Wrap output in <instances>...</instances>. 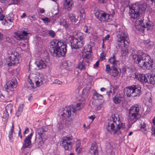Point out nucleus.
Wrapping results in <instances>:
<instances>
[{
	"instance_id": "obj_1",
	"label": "nucleus",
	"mask_w": 155,
	"mask_h": 155,
	"mask_svg": "<svg viewBox=\"0 0 155 155\" xmlns=\"http://www.w3.org/2000/svg\"><path fill=\"white\" fill-rule=\"evenodd\" d=\"M131 57L134 61V62L140 68L144 67L147 69H150L153 67V59L142 51H134L131 53Z\"/></svg>"
},
{
	"instance_id": "obj_2",
	"label": "nucleus",
	"mask_w": 155,
	"mask_h": 155,
	"mask_svg": "<svg viewBox=\"0 0 155 155\" xmlns=\"http://www.w3.org/2000/svg\"><path fill=\"white\" fill-rule=\"evenodd\" d=\"M50 45L49 51L53 56L60 57L64 56L65 54L67 45L59 40H53L51 41Z\"/></svg>"
},
{
	"instance_id": "obj_3",
	"label": "nucleus",
	"mask_w": 155,
	"mask_h": 155,
	"mask_svg": "<svg viewBox=\"0 0 155 155\" xmlns=\"http://www.w3.org/2000/svg\"><path fill=\"white\" fill-rule=\"evenodd\" d=\"M115 55V53L113 54L112 56L109 59L108 61L113 65L110 67L109 65H106L105 71L107 74L117 79L120 75L121 71L120 68L115 66L118 62L116 60Z\"/></svg>"
},
{
	"instance_id": "obj_4",
	"label": "nucleus",
	"mask_w": 155,
	"mask_h": 155,
	"mask_svg": "<svg viewBox=\"0 0 155 155\" xmlns=\"http://www.w3.org/2000/svg\"><path fill=\"white\" fill-rule=\"evenodd\" d=\"M130 9L129 15L131 18H136L146 9V5L143 4H139L138 3L133 4L129 6Z\"/></svg>"
},
{
	"instance_id": "obj_5",
	"label": "nucleus",
	"mask_w": 155,
	"mask_h": 155,
	"mask_svg": "<svg viewBox=\"0 0 155 155\" xmlns=\"http://www.w3.org/2000/svg\"><path fill=\"white\" fill-rule=\"evenodd\" d=\"M124 93L128 97L139 96L141 93V87L139 85H132L125 88Z\"/></svg>"
},
{
	"instance_id": "obj_6",
	"label": "nucleus",
	"mask_w": 155,
	"mask_h": 155,
	"mask_svg": "<svg viewBox=\"0 0 155 155\" xmlns=\"http://www.w3.org/2000/svg\"><path fill=\"white\" fill-rule=\"evenodd\" d=\"M118 124L114 123L112 121H110L108 123H106V129L111 134H119V130L124 128V125L123 123L120 124L119 122V119L118 120Z\"/></svg>"
},
{
	"instance_id": "obj_7",
	"label": "nucleus",
	"mask_w": 155,
	"mask_h": 155,
	"mask_svg": "<svg viewBox=\"0 0 155 155\" xmlns=\"http://www.w3.org/2000/svg\"><path fill=\"white\" fill-rule=\"evenodd\" d=\"M140 106L135 104L130 109L129 111V117L131 120L135 122L141 117L140 114L138 113L140 110Z\"/></svg>"
},
{
	"instance_id": "obj_8",
	"label": "nucleus",
	"mask_w": 155,
	"mask_h": 155,
	"mask_svg": "<svg viewBox=\"0 0 155 155\" xmlns=\"http://www.w3.org/2000/svg\"><path fill=\"white\" fill-rule=\"evenodd\" d=\"M68 41L71 49H77L81 48L83 46V41L69 36Z\"/></svg>"
},
{
	"instance_id": "obj_9",
	"label": "nucleus",
	"mask_w": 155,
	"mask_h": 155,
	"mask_svg": "<svg viewBox=\"0 0 155 155\" xmlns=\"http://www.w3.org/2000/svg\"><path fill=\"white\" fill-rule=\"evenodd\" d=\"M16 86V82L15 79H12L9 81L4 86V89L9 93V94L12 95L13 91L14 90V88Z\"/></svg>"
},
{
	"instance_id": "obj_10",
	"label": "nucleus",
	"mask_w": 155,
	"mask_h": 155,
	"mask_svg": "<svg viewBox=\"0 0 155 155\" xmlns=\"http://www.w3.org/2000/svg\"><path fill=\"white\" fill-rule=\"evenodd\" d=\"M19 54L17 52L13 51L11 56H9L8 61L9 62L8 65L9 66L14 65L19 63Z\"/></svg>"
},
{
	"instance_id": "obj_11",
	"label": "nucleus",
	"mask_w": 155,
	"mask_h": 155,
	"mask_svg": "<svg viewBox=\"0 0 155 155\" xmlns=\"http://www.w3.org/2000/svg\"><path fill=\"white\" fill-rule=\"evenodd\" d=\"M47 129L46 127L43 126L41 128H39L37 130L36 133L38 135V140H37V142L38 143V145L40 146H42L44 143L43 140V136L45 132L47 131Z\"/></svg>"
},
{
	"instance_id": "obj_12",
	"label": "nucleus",
	"mask_w": 155,
	"mask_h": 155,
	"mask_svg": "<svg viewBox=\"0 0 155 155\" xmlns=\"http://www.w3.org/2000/svg\"><path fill=\"white\" fill-rule=\"evenodd\" d=\"M143 18H138L135 21V27L137 29L138 31L143 30L145 27H147L149 28L153 25H150L148 23H147L145 25L143 22Z\"/></svg>"
},
{
	"instance_id": "obj_13",
	"label": "nucleus",
	"mask_w": 155,
	"mask_h": 155,
	"mask_svg": "<svg viewBox=\"0 0 155 155\" xmlns=\"http://www.w3.org/2000/svg\"><path fill=\"white\" fill-rule=\"evenodd\" d=\"M84 103H77L76 105L72 104L68 106V117L71 115V112L75 113L76 111L80 110L84 107Z\"/></svg>"
},
{
	"instance_id": "obj_14",
	"label": "nucleus",
	"mask_w": 155,
	"mask_h": 155,
	"mask_svg": "<svg viewBox=\"0 0 155 155\" xmlns=\"http://www.w3.org/2000/svg\"><path fill=\"white\" fill-rule=\"evenodd\" d=\"M117 30L116 34L117 38L129 40L128 38V35L126 32L124 31L120 27L118 29L117 28Z\"/></svg>"
},
{
	"instance_id": "obj_15",
	"label": "nucleus",
	"mask_w": 155,
	"mask_h": 155,
	"mask_svg": "<svg viewBox=\"0 0 155 155\" xmlns=\"http://www.w3.org/2000/svg\"><path fill=\"white\" fill-rule=\"evenodd\" d=\"M116 44L120 49L124 47H127L129 45V40L117 38Z\"/></svg>"
},
{
	"instance_id": "obj_16",
	"label": "nucleus",
	"mask_w": 155,
	"mask_h": 155,
	"mask_svg": "<svg viewBox=\"0 0 155 155\" xmlns=\"http://www.w3.org/2000/svg\"><path fill=\"white\" fill-rule=\"evenodd\" d=\"M16 34L17 39L18 40H24L25 39H27L29 38L28 36L29 33L24 30L18 31L16 33Z\"/></svg>"
},
{
	"instance_id": "obj_17",
	"label": "nucleus",
	"mask_w": 155,
	"mask_h": 155,
	"mask_svg": "<svg viewBox=\"0 0 155 155\" xmlns=\"http://www.w3.org/2000/svg\"><path fill=\"white\" fill-rule=\"evenodd\" d=\"M33 135V133H31L30 135H28L24 140L21 149L26 148H30V145L31 144V139Z\"/></svg>"
},
{
	"instance_id": "obj_18",
	"label": "nucleus",
	"mask_w": 155,
	"mask_h": 155,
	"mask_svg": "<svg viewBox=\"0 0 155 155\" xmlns=\"http://www.w3.org/2000/svg\"><path fill=\"white\" fill-rule=\"evenodd\" d=\"M135 76V78L142 83H149L147 77L144 74L136 73Z\"/></svg>"
},
{
	"instance_id": "obj_19",
	"label": "nucleus",
	"mask_w": 155,
	"mask_h": 155,
	"mask_svg": "<svg viewBox=\"0 0 155 155\" xmlns=\"http://www.w3.org/2000/svg\"><path fill=\"white\" fill-rule=\"evenodd\" d=\"M92 52L91 46V45H88L85 47L84 52L85 53V55H84V59H91V54Z\"/></svg>"
},
{
	"instance_id": "obj_20",
	"label": "nucleus",
	"mask_w": 155,
	"mask_h": 155,
	"mask_svg": "<svg viewBox=\"0 0 155 155\" xmlns=\"http://www.w3.org/2000/svg\"><path fill=\"white\" fill-rule=\"evenodd\" d=\"M69 36L74 37V38L77 39H79V41H82L83 39L84 35L83 33L80 32L74 31L71 33Z\"/></svg>"
},
{
	"instance_id": "obj_21",
	"label": "nucleus",
	"mask_w": 155,
	"mask_h": 155,
	"mask_svg": "<svg viewBox=\"0 0 155 155\" xmlns=\"http://www.w3.org/2000/svg\"><path fill=\"white\" fill-rule=\"evenodd\" d=\"M35 64L38 67V69H41L46 68L47 62L45 60H41L36 62Z\"/></svg>"
},
{
	"instance_id": "obj_22",
	"label": "nucleus",
	"mask_w": 155,
	"mask_h": 155,
	"mask_svg": "<svg viewBox=\"0 0 155 155\" xmlns=\"http://www.w3.org/2000/svg\"><path fill=\"white\" fill-rule=\"evenodd\" d=\"M89 152L92 155H98V150L96 144L95 142L92 143Z\"/></svg>"
},
{
	"instance_id": "obj_23",
	"label": "nucleus",
	"mask_w": 155,
	"mask_h": 155,
	"mask_svg": "<svg viewBox=\"0 0 155 155\" xmlns=\"http://www.w3.org/2000/svg\"><path fill=\"white\" fill-rule=\"evenodd\" d=\"M60 144L65 150H68V137H64L61 140Z\"/></svg>"
},
{
	"instance_id": "obj_24",
	"label": "nucleus",
	"mask_w": 155,
	"mask_h": 155,
	"mask_svg": "<svg viewBox=\"0 0 155 155\" xmlns=\"http://www.w3.org/2000/svg\"><path fill=\"white\" fill-rule=\"evenodd\" d=\"M110 16L112 17V15L103 13L102 16L100 18V21H101L109 22L111 20V18H110Z\"/></svg>"
},
{
	"instance_id": "obj_25",
	"label": "nucleus",
	"mask_w": 155,
	"mask_h": 155,
	"mask_svg": "<svg viewBox=\"0 0 155 155\" xmlns=\"http://www.w3.org/2000/svg\"><path fill=\"white\" fill-rule=\"evenodd\" d=\"M13 105L11 104H8L5 107L6 114L4 116L6 118L9 117L8 113H11L12 110Z\"/></svg>"
},
{
	"instance_id": "obj_26",
	"label": "nucleus",
	"mask_w": 155,
	"mask_h": 155,
	"mask_svg": "<svg viewBox=\"0 0 155 155\" xmlns=\"http://www.w3.org/2000/svg\"><path fill=\"white\" fill-rule=\"evenodd\" d=\"M153 71H155V68L153 69ZM147 77L149 79L150 84H155V73L154 74L153 73L152 74H150L149 76L147 75Z\"/></svg>"
},
{
	"instance_id": "obj_27",
	"label": "nucleus",
	"mask_w": 155,
	"mask_h": 155,
	"mask_svg": "<svg viewBox=\"0 0 155 155\" xmlns=\"http://www.w3.org/2000/svg\"><path fill=\"white\" fill-rule=\"evenodd\" d=\"M14 15L11 13H10L6 15V18H5V21L6 23H8L9 22H11L13 20Z\"/></svg>"
},
{
	"instance_id": "obj_28",
	"label": "nucleus",
	"mask_w": 155,
	"mask_h": 155,
	"mask_svg": "<svg viewBox=\"0 0 155 155\" xmlns=\"http://www.w3.org/2000/svg\"><path fill=\"white\" fill-rule=\"evenodd\" d=\"M143 43L145 47L149 49L152 48L153 45V42L148 39L144 41Z\"/></svg>"
},
{
	"instance_id": "obj_29",
	"label": "nucleus",
	"mask_w": 155,
	"mask_h": 155,
	"mask_svg": "<svg viewBox=\"0 0 155 155\" xmlns=\"http://www.w3.org/2000/svg\"><path fill=\"white\" fill-rule=\"evenodd\" d=\"M69 20L71 21L72 24H74L78 22L77 17L76 16L72 14L70 15H69Z\"/></svg>"
},
{
	"instance_id": "obj_30",
	"label": "nucleus",
	"mask_w": 155,
	"mask_h": 155,
	"mask_svg": "<svg viewBox=\"0 0 155 155\" xmlns=\"http://www.w3.org/2000/svg\"><path fill=\"white\" fill-rule=\"evenodd\" d=\"M68 150H71L72 146L74 144V141L72 140V137L70 135H68Z\"/></svg>"
},
{
	"instance_id": "obj_31",
	"label": "nucleus",
	"mask_w": 155,
	"mask_h": 155,
	"mask_svg": "<svg viewBox=\"0 0 155 155\" xmlns=\"http://www.w3.org/2000/svg\"><path fill=\"white\" fill-rule=\"evenodd\" d=\"M85 61H86L87 63H88L89 61L88 60L85 61V59H84L83 61L78 64L77 66L78 68L80 70L84 69L85 66Z\"/></svg>"
},
{
	"instance_id": "obj_32",
	"label": "nucleus",
	"mask_w": 155,
	"mask_h": 155,
	"mask_svg": "<svg viewBox=\"0 0 155 155\" xmlns=\"http://www.w3.org/2000/svg\"><path fill=\"white\" fill-rule=\"evenodd\" d=\"M127 48L124 47L120 49L121 51V54L122 56H125L127 55L128 51L127 50Z\"/></svg>"
},
{
	"instance_id": "obj_33",
	"label": "nucleus",
	"mask_w": 155,
	"mask_h": 155,
	"mask_svg": "<svg viewBox=\"0 0 155 155\" xmlns=\"http://www.w3.org/2000/svg\"><path fill=\"white\" fill-rule=\"evenodd\" d=\"M83 31L85 33H90L92 32V29L90 26H85L83 28Z\"/></svg>"
},
{
	"instance_id": "obj_34",
	"label": "nucleus",
	"mask_w": 155,
	"mask_h": 155,
	"mask_svg": "<svg viewBox=\"0 0 155 155\" xmlns=\"http://www.w3.org/2000/svg\"><path fill=\"white\" fill-rule=\"evenodd\" d=\"M113 100L114 103L116 104H119L120 103L121 101V100L120 98L116 95L113 98Z\"/></svg>"
},
{
	"instance_id": "obj_35",
	"label": "nucleus",
	"mask_w": 155,
	"mask_h": 155,
	"mask_svg": "<svg viewBox=\"0 0 155 155\" xmlns=\"http://www.w3.org/2000/svg\"><path fill=\"white\" fill-rule=\"evenodd\" d=\"M95 17L100 20V18L103 15V12H100L99 11H96L94 13Z\"/></svg>"
},
{
	"instance_id": "obj_36",
	"label": "nucleus",
	"mask_w": 155,
	"mask_h": 155,
	"mask_svg": "<svg viewBox=\"0 0 155 155\" xmlns=\"http://www.w3.org/2000/svg\"><path fill=\"white\" fill-rule=\"evenodd\" d=\"M93 96H96L97 98L99 100H102L103 98V96L102 95L99 94L96 91L94 92Z\"/></svg>"
},
{
	"instance_id": "obj_37",
	"label": "nucleus",
	"mask_w": 155,
	"mask_h": 155,
	"mask_svg": "<svg viewBox=\"0 0 155 155\" xmlns=\"http://www.w3.org/2000/svg\"><path fill=\"white\" fill-rule=\"evenodd\" d=\"M61 25H62L67 30L68 28V24L67 23V21L66 20L64 19H63L61 21Z\"/></svg>"
},
{
	"instance_id": "obj_38",
	"label": "nucleus",
	"mask_w": 155,
	"mask_h": 155,
	"mask_svg": "<svg viewBox=\"0 0 155 155\" xmlns=\"http://www.w3.org/2000/svg\"><path fill=\"white\" fill-rule=\"evenodd\" d=\"M112 120H108L107 121L106 123H108L110 121H112L114 123H117L116 122V121L117 120V118L115 116V115H112Z\"/></svg>"
},
{
	"instance_id": "obj_39",
	"label": "nucleus",
	"mask_w": 155,
	"mask_h": 155,
	"mask_svg": "<svg viewBox=\"0 0 155 155\" xmlns=\"http://www.w3.org/2000/svg\"><path fill=\"white\" fill-rule=\"evenodd\" d=\"M63 9L67 10L68 9V0H64Z\"/></svg>"
},
{
	"instance_id": "obj_40",
	"label": "nucleus",
	"mask_w": 155,
	"mask_h": 155,
	"mask_svg": "<svg viewBox=\"0 0 155 155\" xmlns=\"http://www.w3.org/2000/svg\"><path fill=\"white\" fill-rule=\"evenodd\" d=\"M5 15H0V21H1L2 22V23L4 25H5L6 23V22L5 21Z\"/></svg>"
},
{
	"instance_id": "obj_41",
	"label": "nucleus",
	"mask_w": 155,
	"mask_h": 155,
	"mask_svg": "<svg viewBox=\"0 0 155 155\" xmlns=\"http://www.w3.org/2000/svg\"><path fill=\"white\" fill-rule=\"evenodd\" d=\"M61 115L62 116L63 119V120H65V121H67V118L68 117V115L65 113L64 112V111L61 114Z\"/></svg>"
},
{
	"instance_id": "obj_42",
	"label": "nucleus",
	"mask_w": 155,
	"mask_h": 155,
	"mask_svg": "<svg viewBox=\"0 0 155 155\" xmlns=\"http://www.w3.org/2000/svg\"><path fill=\"white\" fill-rule=\"evenodd\" d=\"M101 91L102 92H106V94H107L108 96H109L110 95V93H111L112 92V91H110L109 92H108L107 90H106V88H105L102 87L101 88Z\"/></svg>"
},
{
	"instance_id": "obj_43",
	"label": "nucleus",
	"mask_w": 155,
	"mask_h": 155,
	"mask_svg": "<svg viewBox=\"0 0 155 155\" xmlns=\"http://www.w3.org/2000/svg\"><path fill=\"white\" fill-rule=\"evenodd\" d=\"M48 34L52 38H54L55 36V33L53 30H51L49 31Z\"/></svg>"
},
{
	"instance_id": "obj_44",
	"label": "nucleus",
	"mask_w": 155,
	"mask_h": 155,
	"mask_svg": "<svg viewBox=\"0 0 155 155\" xmlns=\"http://www.w3.org/2000/svg\"><path fill=\"white\" fill-rule=\"evenodd\" d=\"M23 105H20L18 109L16 114H20L23 110Z\"/></svg>"
},
{
	"instance_id": "obj_45",
	"label": "nucleus",
	"mask_w": 155,
	"mask_h": 155,
	"mask_svg": "<svg viewBox=\"0 0 155 155\" xmlns=\"http://www.w3.org/2000/svg\"><path fill=\"white\" fill-rule=\"evenodd\" d=\"M41 20L45 23H48L50 22L51 19L48 18L46 17L41 19Z\"/></svg>"
},
{
	"instance_id": "obj_46",
	"label": "nucleus",
	"mask_w": 155,
	"mask_h": 155,
	"mask_svg": "<svg viewBox=\"0 0 155 155\" xmlns=\"http://www.w3.org/2000/svg\"><path fill=\"white\" fill-rule=\"evenodd\" d=\"M68 63L67 61H64L62 64V67L67 70L68 69Z\"/></svg>"
},
{
	"instance_id": "obj_47",
	"label": "nucleus",
	"mask_w": 155,
	"mask_h": 155,
	"mask_svg": "<svg viewBox=\"0 0 155 155\" xmlns=\"http://www.w3.org/2000/svg\"><path fill=\"white\" fill-rule=\"evenodd\" d=\"M81 145V143L79 140H78L76 142V148L75 150H77L78 149V148L80 147V146Z\"/></svg>"
},
{
	"instance_id": "obj_48",
	"label": "nucleus",
	"mask_w": 155,
	"mask_h": 155,
	"mask_svg": "<svg viewBox=\"0 0 155 155\" xmlns=\"http://www.w3.org/2000/svg\"><path fill=\"white\" fill-rule=\"evenodd\" d=\"M35 84L37 86H39L41 85L43 83L39 81L38 80H37V79H36L35 80Z\"/></svg>"
},
{
	"instance_id": "obj_49",
	"label": "nucleus",
	"mask_w": 155,
	"mask_h": 155,
	"mask_svg": "<svg viewBox=\"0 0 155 155\" xmlns=\"http://www.w3.org/2000/svg\"><path fill=\"white\" fill-rule=\"evenodd\" d=\"M37 79H37V80L39 81L42 82L43 83H44V79L43 77H41V76H39V77H37Z\"/></svg>"
},
{
	"instance_id": "obj_50",
	"label": "nucleus",
	"mask_w": 155,
	"mask_h": 155,
	"mask_svg": "<svg viewBox=\"0 0 155 155\" xmlns=\"http://www.w3.org/2000/svg\"><path fill=\"white\" fill-rule=\"evenodd\" d=\"M20 0H12L11 3L13 4H17L20 2Z\"/></svg>"
},
{
	"instance_id": "obj_51",
	"label": "nucleus",
	"mask_w": 155,
	"mask_h": 155,
	"mask_svg": "<svg viewBox=\"0 0 155 155\" xmlns=\"http://www.w3.org/2000/svg\"><path fill=\"white\" fill-rule=\"evenodd\" d=\"M54 83L55 84L60 85L62 84V82L61 81H60L58 80H55L54 81Z\"/></svg>"
},
{
	"instance_id": "obj_52",
	"label": "nucleus",
	"mask_w": 155,
	"mask_h": 155,
	"mask_svg": "<svg viewBox=\"0 0 155 155\" xmlns=\"http://www.w3.org/2000/svg\"><path fill=\"white\" fill-rule=\"evenodd\" d=\"M29 18L30 20H31V21H32L35 19V17L34 15L31 16H29Z\"/></svg>"
},
{
	"instance_id": "obj_53",
	"label": "nucleus",
	"mask_w": 155,
	"mask_h": 155,
	"mask_svg": "<svg viewBox=\"0 0 155 155\" xmlns=\"http://www.w3.org/2000/svg\"><path fill=\"white\" fill-rule=\"evenodd\" d=\"M113 88L114 92H115L116 90L119 88V86L118 85H114L113 87Z\"/></svg>"
},
{
	"instance_id": "obj_54",
	"label": "nucleus",
	"mask_w": 155,
	"mask_h": 155,
	"mask_svg": "<svg viewBox=\"0 0 155 155\" xmlns=\"http://www.w3.org/2000/svg\"><path fill=\"white\" fill-rule=\"evenodd\" d=\"M77 152L78 154L80 153L82 150V148L81 147H79L77 150H75Z\"/></svg>"
},
{
	"instance_id": "obj_55",
	"label": "nucleus",
	"mask_w": 155,
	"mask_h": 155,
	"mask_svg": "<svg viewBox=\"0 0 155 155\" xmlns=\"http://www.w3.org/2000/svg\"><path fill=\"white\" fill-rule=\"evenodd\" d=\"M100 61L98 60L96 62V64L94 65V68H97L98 67L99 64V63Z\"/></svg>"
},
{
	"instance_id": "obj_56",
	"label": "nucleus",
	"mask_w": 155,
	"mask_h": 155,
	"mask_svg": "<svg viewBox=\"0 0 155 155\" xmlns=\"http://www.w3.org/2000/svg\"><path fill=\"white\" fill-rule=\"evenodd\" d=\"M110 36L109 35H107L103 39V40H104V41L105 40L106 41L107 40H108L109 38H110Z\"/></svg>"
},
{
	"instance_id": "obj_57",
	"label": "nucleus",
	"mask_w": 155,
	"mask_h": 155,
	"mask_svg": "<svg viewBox=\"0 0 155 155\" xmlns=\"http://www.w3.org/2000/svg\"><path fill=\"white\" fill-rule=\"evenodd\" d=\"M29 131V129L28 127H26L23 133L24 134H26L28 133Z\"/></svg>"
},
{
	"instance_id": "obj_58",
	"label": "nucleus",
	"mask_w": 155,
	"mask_h": 155,
	"mask_svg": "<svg viewBox=\"0 0 155 155\" xmlns=\"http://www.w3.org/2000/svg\"><path fill=\"white\" fill-rule=\"evenodd\" d=\"M88 90H87L86 89H84L83 91V94H85V93H86L87 94H86V95H88L87 94H88Z\"/></svg>"
},
{
	"instance_id": "obj_59",
	"label": "nucleus",
	"mask_w": 155,
	"mask_h": 155,
	"mask_svg": "<svg viewBox=\"0 0 155 155\" xmlns=\"http://www.w3.org/2000/svg\"><path fill=\"white\" fill-rule=\"evenodd\" d=\"M101 57L102 58L105 57L104 54V52H102L101 54Z\"/></svg>"
},
{
	"instance_id": "obj_60",
	"label": "nucleus",
	"mask_w": 155,
	"mask_h": 155,
	"mask_svg": "<svg viewBox=\"0 0 155 155\" xmlns=\"http://www.w3.org/2000/svg\"><path fill=\"white\" fill-rule=\"evenodd\" d=\"M145 127V124L143 123V124L140 125V127L142 128H144Z\"/></svg>"
},
{
	"instance_id": "obj_61",
	"label": "nucleus",
	"mask_w": 155,
	"mask_h": 155,
	"mask_svg": "<svg viewBox=\"0 0 155 155\" xmlns=\"http://www.w3.org/2000/svg\"><path fill=\"white\" fill-rule=\"evenodd\" d=\"M14 123L13 122L12 123V125L11 128V130L14 131Z\"/></svg>"
},
{
	"instance_id": "obj_62",
	"label": "nucleus",
	"mask_w": 155,
	"mask_h": 155,
	"mask_svg": "<svg viewBox=\"0 0 155 155\" xmlns=\"http://www.w3.org/2000/svg\"><path fill=\"white\" fill-rule=\"evenodd\" d=\"M8 137L9 141H11L12 139H13L12 135H9Z\"/></svg>"
},
{
	"instance_id": "obj_63",
	"label": "nucleus",
	"mask_w": 155,
	"mask_h": 155,
	"mask_svg": "<svg viewBox=\"0 0 155 155\" xmlns=\"http://www.w3.org/2000/svg\"><path fill=\"white\" fill-rule=\"evenodd\" d=\"M26 16V14L25 13H23V14L21 16V18H23Z\"/></svg>"
},
{
	"instance_id": "obj_64",
	"label": "nucleus",
	"mask_w": 155,
	"mask_h": 155,
	"mask_svg": "<svg viewBox=\"0 0 155 155\" xmlns=\"http://www.w3.org/2000/svg\"><path fill=\"white\" fill-rule=\"evenodd\" d=\"M33 97L32 96H30L28 98V100L29 101H31L32 100Z\"/></svg>"
}]
</instances>
